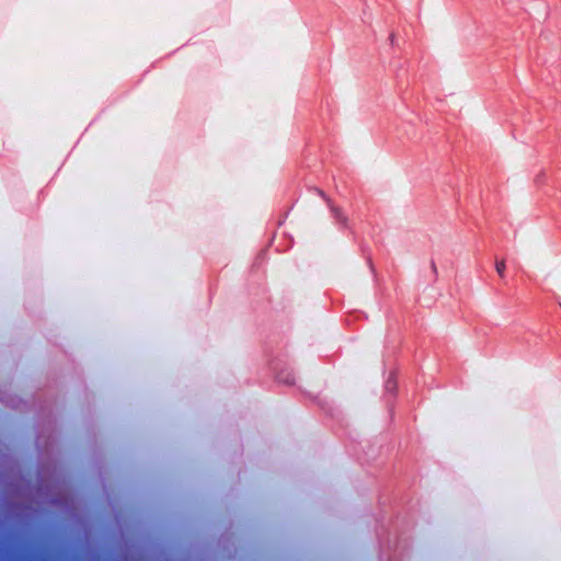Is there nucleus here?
Instances as JSON below:
<instances>
[{
    "instance_id": "nucleus-1",
    "label": "nucleus",
    "mask_w": 561,
    "mask_h": 561,
    "mask_svg": "<svg viewBox=\"0 0 561 561\" xmlns=\"http://www.w3.org/2000/svg\"><path fill=\"white\" fill-rule=\"evenodd\" d=\"M495 270H496V272H497L500 277H504L505 270H506L505 261L504 260H496V262H495Z\"/></svg>"
}]
</instances>
